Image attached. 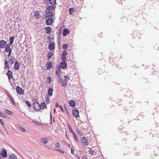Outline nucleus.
Masks as SVG:
<instances>
[{
  "label": "nucleus",
  "instance_id": "nucleus-27",
  "mask_svg": "<svg viewBox=\"0 0 159 159\" xmlns=\"http://www.w3.org/2000/svg\"><path fill=\"white\" fill-rule=\"evenodd\" d=\"M10 159H17L16 156L14 154H11L9 157Z\"/></svg>",
  "mask_w": 159,
  "mask_h": 159
},
{
  "label": "nucleus",
  "instance_id": "nucleus-34",
  "mask_svg": "<svg viewBox=\"0 0 159 159\" xmlns=\"http://www.w3.org/2000/svg\"><path fill=\"white\" fill-rule=\"evenodd\" d=\"M73 136L74 139L75 140V141H76V142H79V140L78 139L77 137L76 136V135L75 133H73Z\"/></svg>",
  "mask_w": 159,
  "mask_h": 159
},
{
  "label": "nucleus",
  "instance_id": "nucleus-7",
  "mask_svg": "<svg viewBox=\"0 0 159 159\" xmlns=\"http://www.w3.org/2000/svg\"><path fill=\"white\" fill-rule=\"evenodd\" d=\"M16 90L17 93L20 94H22L23 93V91L22 89L17 86L16 88Z\"/></svg>",
  "mask_w": 159,
  "mask_h": 159
},
{
  "label": "nucleus",
  "instance_id": "nucleus-4",
  "mask_svg": "<svg viewBox=\"0 0 159 159\" xmlns=\"http://www.w3.org/2000/svg\"><path fill=\"white\" fill-rule=\"evenodd\" d=\"M81 141L84 146H86L89 144L87 139L84 137H83L82 138L81 137Z\"/></svg>",
  "mask_w": 159,
  "mask_h": 159
},
{
  "label": "nucleus",
  "instance_id": "nucleus-30",
  "mask_svg": "<svg viewBox=\"0 0 159 159\" xmlns=\"http://www.w3.org/2000/svg\"><path fill=\"white\" fill-rule=\"evenodd\" d=\"M47 139L45 138L42 139H41V142L44 144H46L47 143L48 141H47Z\"/></svg>",
  "mask_w": 159,
  "mask_h": 159
},
{
  "label": "nucleus",
  "instance_id": "nucleus-50",
  "mask_svg": "<svg viewBox=\"0 0 159 159\" xmlns=\"http://www.w3.org/2000/svg\"><path fill=\"white\" fill-rule=\"evenodd\" d=\"M11 50L10 51L8 52H9V53L8 54V57H9L11 56Z\"/></svg>",
  "mask_w": 159,
  "mask_h": 159
},
{
  "label": "nucleus",
  "instance_id": "nucleus-31",
  "mask_svg": "<svg viewBox=\"0 0 159 159\" xmlns=\"http://www.w3.org/2000/svg\"><path fill=\"white\" fill-rule=\"evenodd\" d=\"M52 54V53L51 52H49L48 53L47 55V57L48 59H50L51 58Z\"/></svg>",
  "mask_w": 159,
  "mask_h": 159
},
{
  "label": "nucleus",
  "instance_id": "nucleus-52",
  "mask_svg": "<svg viewBox=\"0 0 159 159\" xmlns=\"http://www.w3.org/2000/svg\"><path fill=\"white\" fill-rule=\"evenodd\" d=\"M59 107L60 108L61 110L62 111H64V109L61 106H59Z\"/></svg>",
  "mask_w": 159,
  "mask_h": 159
},
{
  "label": "nucleus",
  "instance_id": "nucleus-55",
  "mask_svg": "<svg viewBox=\"0 0 159 159\" xmlns=\"http://www.w3.org/2000/svg\"><path fill=\"white\" fill-rule=\"evenodd\" d=\"M50 118L51 119V122H52V115L51 112H50Z\"/></svg>",
  "mask_w": 159,
  "mask_h": 159
},
{
  "label": "nucleus",
  "instance_id": "nucleus-12",
  "mask_svg": "<svg viewBox=\"0 0 159 159\" xmlns=\"http://www.w3.org/2000/svg\"><path fill=\"white\" fill-rule=\"evenodd\" d=\"M61 84L63 87H65L67 85V81L66 79H61Z\"/></svg>",
  "mask_w": 159,
  "mask_h": 159
},
{
  "label": "nucleus",
  "instance_id": "nucleus-36",
  "mask_svg": "<svg viewBox=\"0 0 159 159\" xmlns=\"http://www.w3.org/2000/svg\"><path fill=\"white\" fill-rule=\"evenodd\" d=\"M10 99V102L13 104L15 105V102L14 101V99L12 97H11L9 98Z\"/></svg>",
  "mask_w": 159,
  "mask_h": 159
},
{
  "label": "nucleus",
  "instance_id": "nucleus-56",
  "mask_svg": "<svg viewBox=\"0 0 159 159\" xmlns=\"http://www.w3.org/2000/svg\"><path fill=\"white\" fill-rule=\"evenodd\" d=\"M65 110L66 111V112H67V113H68V112L67 109V108H65Z\"/></svg>",
  "mask_w": 159,
  "mask_h": 159
},
{
  "label": "nucleus",
  "instance_id": "nucleus-62",
  "mask_svg": "<svg viewBox=\"0 0 159 159\" xmlns=\"http://www.w3.org/2000/svg\"><path fill=\"white\" fill-rule=\"evenodd\" d=\"M68 147H69V148H70V145L69 144H68Z\"/></svg>",
  "mask_w": 159,
  "mask_h": 159
},
{
  "label": "nucleus",
  "instance_id": "nucleus-23",
  "mask_svg": "<svg viewBox=\"0 0 159 159\" xmlns=\"http://www.w3.org/2000/svg\"><path fill=\"white\" fill-rule=\"evenodd\" d=\"M40 106L42 109H43L44 108H47L46 104L45 102H42L41 103Z\"/></svg>",
  "mask_w": 159,
  "mask_h": 159
},
{
  "label": "nucleus",
  "instance_id": "nucleus-57",
  "mask_svg": "<svg viewBox=\"0 0 159 159\" xmlns=\"http://www.w3.org/2000/svg\"><path fill=\"white\" fill-rule=\"evenodd\" d=\"M6 44L7 45V46H9V47H10V45H11V44H10V43H7Z\"/></svg>",
  "mask_w": 159,
  "mask_h": 159
},
{
  "label": "nucleus",
  "instance_id": "nucleus-43",
  "mask_svg": "<svg viewBox=\"0 0 159 159\" xmlns=\"http://www.w3.org/2000/svg\"><path fill=\"white\" fill-rule=\"evenodd\" d=\"M55 145L56 147L58 148L60 146V143L58 142H57L56 143Z\"/></svg>",
  "mask_w": 159,
  "mask_h": 159
},
{
  "label": "nucleus",
  "instance_id": "nucleus-60",
  "mask_svg": "<svg viewBox=\"0 0 159 159\" xmlns=\"http://www.w3.org/2000/svg\"><path fill=\"white\" fill-rule=\"evenodd\" d=\"M66 138H67V139H68V136H67V135L66 134Z\"/></svg>",
  "mask_w": 159,
  "mask_h": 159
},
{
  "label": "nucleus",
  "instance_id": "nucleus-48",
  "mask_svg": "<svg viewBox=\"0 0 159 159\" xmlns=\"http://www.w3.org/2000/svg\"><path fill=\"white\" fill-rule=\"evenodd\" d=\"M64 77H65V79H66H66H68V80L69 79V77L67 75L65 76H64Z\"/></svg>",
  "mask_w": 159,
  "mask_h": 159
},
{
  "label": "nucleus",
  "instance_id": "nucleus-63",
  "mask_svg": "<svg viewBox=\"0 0 159 159\" xmlns=\"http://www.w3.org/2000/svg\"><path fill=\"white\" fill-rule=\"evenodd\" d=\"M84 157L83 156V157H82V159H84Z\"/></svg>",
  "mask_w": 159,
  "mask_h": 159
},
{
  "label": "nucleus",
  "instance_id": "nucleus-6",
  "mask_svg": "<svg viewBox=\"0 0 159 159\" xmlns=\"http://www.w3.org/2000/svg\"><path fill=\"white\" fill-rule=\"evenodd\" d=\"M2 155L3 157H6L7 156V152L4 148H2V151L0 153V155Z\"/></svg>",
  "mask_w": 159,
  "mask_h": 159
},
{
  "label": "nucleus",
  "instance_id": "nucleus-1",
  "mask_svg": "<svg viewBox=\"0 0 159 159\" xmlns=\"http://www.w3.org/2000/svg\"><path fill=\"white\" fill-rule=\"evenodd\" d=\"M33 106L34 111H39L40 110L41 106L38 102H34Z\"/></svg>",
  "mask_w": 159,
  "mask_h": 159
},
{
  "label": "nucleus",
  "instance_id": "nucleus-64",
  "mask_svg": "<svg viewBox=\"0 0 159 159\" xmlns=\"http://www.w3.org/2000/svg\"><path fill=\"white\" fill-rule=\"evenodd\" d=\"M77 159H80V158L79 157H77Z\"/></svg>",
  "mask_w": 159,
  "mask_h": 159
},
{
  "label": "nucleus",
  "instance_id": "nucleus-33",
  "mask_svg": "<svg viewBox=\"0 0 159 159\" xmlns=\"http://www.w3.org/2000/svg\"><path fill=\"white\" fill-rule=\"evenodd\" d=\"M34 16L35 18H38L40 14L38 12H35Z\"/></svg>",
  "mask_w": 159,
  "mask_h": 159
},
{
  "label": "nucleus",
  "instance_id": "nucleus-29",
  "mask_svg": "<svg viewBox=\"0 0 159 159\" xmlns=\"http://www.w3.org/2000/svg\"><path fill=\"white\" fill-rule=\"evenodd\" d=\"M45 101L46 102V103L47 104H48L50 102V100L48 96V95H46L45 96Z\"/></svg>",
  "mask_w": 159,
  "mask_h": 159
},
{
  "label": "nucleus",
  "instance_id": "nucleus-25",
  "mask_svg": "<svg viewBox=\"0 0 159 159\" xmlns=\"http://www.w3.org/2000/svg\"><path fill=\"white\" fill-rule=\"evenodd\" d=\"M45 66L47 67V69H50L52 66V63H48L45 65Z\"/></svg>",
  "mask_w": 159,
  "mask_h": 159
},
{
  "label": "nucleus",
  "instance_id": "nucleus-21",
  "mask_svg": "<svg viewBox=\"0 0 159 159\" xmlns=\"http://www.w3.org/2000/svg\"><path fill=\"white\" fill-rule=\"evenodd\" d=\"M15 60V58L14 57L12 56L11 57L10 59L9 60L10 64L11 65L12 64L14 63V61Z\"/></svg>",
  "mask_w": 159,
  "mask_h": 159
},
{
  "label": "nucleus",
  "instance_id": "nucleus-22",
  "mask_svg": "<svg viewBox=\"0 0 159 159\" xmlns=\"http://www.w3.org/2000/svg\"><path fill=\"white\" fill-rule=\"evenodd\" d=\"M55 7L51 6H48L47 7V9L49 10L53 11L55 9Z\"/></svg>",
  "mask_w": 159,
  "mask_h": 159
},
{
  "label": "nucleus",
  "instance_id": "nucleus-15",
  "mask_svg": "<svg viewBox=\"0 0 159 159\" xmlns=\"http://www.w3.org/2000/svg\"><path fill=\"white\" fill-rule=\"evenodd\" d=\"M55 47L54 46V43H50L49 44L48 46V48L50 50H52L53 49H54Z\"/></svg>",
  "mask_w": 159,
  "mask_h": 159
},
{
  "label": "nucleus",
  "instance_id": "nucleus-11",
  "mask_svg": "<svg viewBox=\"0 0 159 159\" xmlns=\"http://www.w3.org/2000/svg\"><path fill=\"white\" fill-rule=\"evenodd\" d=\"M69 105L72 107H74L75 105V102L73 100H70L68 102Z\"/></svg>",
  "mask_w": 159,
  "mask_h": 159
},
{
  "label": "nucleus",
  "instance_id": "nucleus-13",
  "mask_svg": "<svg viewBox=\"0 0 159 159\" xmlns=\"http://www.w3.org/2000/svg\"><path fill=\"white\" fill-rule=\"evenodd\" d=\"M89 153L91 154L92 155H93L94 154V153L95 152V148H89Z\"/></svg>",
  "mask_w": 159,
  "mask_h": 159
},
{
  "label": "nucleus",
  "instance_id": "nucleus-41",
  "mask_svg": "<svg viewBox=\"0 0 159 159\" xmlns=\"http://www.w3.org/2000/svg\"><path fill=\"white\" fill-rule=\"evenodd\" d=\"M67 55V51L66 50H64L62 54V55L66 56Z\"/></svg>",
  "mask_w": 159,
  "mask_h": 159
},
{
  "label": "nucleus",
  "instance_id": "nucleus-61",
  "mask_svg": "<svg viewBox=\"0 0 159 159\" xmlns=\"http://www.w3.org/2000/svg\"><path fill=\"white\" fill-rule=\"evenodd\" d=\"M54 113H55V112L56 110H55V109H54Z\"/></svg>",
  "mask_w": 159,
  "mask_h": 159
},
{
  "label": "nucleus",
  "instance_id": "nucleus-5",
  "mask_svg": "<svg viewBox=\"0 0 159 159\" xmlns=\"http://www.w3.org/2000/svg\"><path fill=\"white\" fill-rule=\"evenodd\" d=\"M59 66L61 69H65L67 68V64L65 61H62L60 63Z\"/></svg>",
  "mask_w": 159,
  "mask_h": 159
},
{
  "label": "nucleus",
  "instance_id": "nucleus-35",
  "mask_svg": "<svg viewBox=\"0 0 159 159\" xmlns=\"http://www.w3.org/2000/svg\"><path fill=\"white\" fill-rule=\"evenodd\" d=\"M14 37L13 36L10 37V44H12L13 42Z\"/></svg>",
  "mask_w": 159,
  "mask_h": 159
},
{
  "label": "nucleus",
  "instance_id": "nucleus-47",
  "mask_svg": "<svg viewBox=\"0 0 159 159\" xmlns=\"http://www.w3.org/2000/svg\"><path fill=\"white\" fill-rule=\"evenodd\" d=\"M26 103L28 105L29 107H30V102L28 101H25Z\"/></svg>",
  "mask_w": 159,
  "mask_h": 159
},
{
  "label": "nucleus",
  "instance_id": "nucleus-46",
  "mask_svg": "<svg viewBox=\"0 0 159 159\" xmlns=\"http://www.w3.org/2000/svg\"><path fill=\"white\" fill-rule=\"evenodd\" d=\"M48 83H50L51 81V78L50 77H48Z\"/></svg>",
  "mask_w": 159,
  "mask_h": 159
},
{
  "label": "nucleus",
  "instance_id": "nucleus-37",
  "mask_svg": "<svg viewBox=\"0 0 159 159\" xmlns=\"http://www.w3.org/2000/svg\"><path fill=\"white\" fill-rule=\"evenodd\" d=\"M68 127L70 132L72 133L73 134V133H75V132L73 131L71 129V128L70 127V126L69 124H68Z\"/></svg>",
  "mask_w": 159,
  "mask_h": 159
},
{
  "label": "nucleus",
  "instance_id": "nucleus-17",
  "mask_svg": "<svg viewBox=\"0 0 159 159\" xmlns=\"http://www.w3.org/2000/svg\"><path fill=\"white\" fill-rule=\"evenodd\" d=\"M53 16V13L52 11H48L47 12L46 17H52Z\"/></svg>",
  "mask_w": 159,
  "mask_h": 159
},
{
  "label": "nucleus",
  "instance_id": "nucleus-38",
  "mask_svg": "<svg viewBox=\"0 0 159 159\" xmlns=\"http://www.w3.org/2000/svg\"><path fill=\"white\" fill-rule=\"evenodd\" d=\"M68 45L66 44H63L62 45V48L63 49H66Z\"/></svg>",
  "mask_w": 159,
  "mask_h": 159
},
{
  "label": "nucleus",
  "instance_id": "nucleus-53",
  "mask_svg": "<svg viewBox=\"0 0 159 159\" xmlns=\"http://www.w3.org/2000/svg\"><path fill=\"white\" fill-rule=\"evenodd\" d=\"M38 125L40 126H43V125L41 122H39Z\"/></svg>",
  "mask_w": 159,
  "mask_h": 159
},
{
  "label": "nucleus",
  "instance_id": "nucleus-16",
  "mask_svg": "<svg viewBox=\"0 0 159 159\" xmlns=\"http://www.w3.org/2000/svg\"><path fill=\"white\" fill-rule=\"evenodd\" d=\"M70 32V31L67 29H64L63 30V35L64 36H66L67 34H69Z\"/></svg>",
  "mask_w": 159,
  "mask_h": 159
},
{
  "label": "nucleus",
  "instance_id": "nucleus-32",
  "mask_svg": "<svg viewBox=\"0 0 159 159\" xmlns=\"http://www.w3.org/2000/svg\"><path fill=\"white\" fill-rule=\"evenodd\" d=\"M75 11V10L73 8H70L69 10V12L70 14H73V12Z\"/></svg>",
  "mask_w": 159,
  "mask_h": 159
},
{
  "label": "nucleus",
  "instance_id": "nucleus-8",
  "mask_svg": "<svg viewBox=\"0 0 159 159\" xmlns=\"http://www.w3.org/2000/svg\"><path fill=\"white\" fill-rule=\"evenodd\" d=\"M6 44V41L3 40L0 41V48H4L5 47Z\"/></svg>",
  "mask_w": 159,
  "mask_h": 159
},
{
  "label": "nucleus",
  "instance_id": "nucleus-19",
  "mask_svg": "<svg viewBox=\"0 0 159 159\" xmlns=\"http://www.w3.org/2000/svg\"><path fill=\"white\" fill-rule=\"evenodd\" d=\"M52 88H49L48 91V94L49 96H51L52 95V92H53Z\"/></svg>",
  "mask_w": 159,
  "mask_h": 159
},
{
  "label": "nucleus",
  "instance_id": "nucleus-40",
  "mask_svg": "<svg viewBox=\"0 0 159 159\" xmlns=\"http://www.w3.org/2000/svg\"><path fill=\"white\" fill-rule=\"evenodd\" d=\"M61 59L62 61H65L66 59V56L62 55Z\"/></svg>",
  "mask_w": 159,
  "mask_h": 159
},
{
  "label": "nucleus",
  "instance_id": "nucleus-54",
  "mask_svg": "<svg viewBox=\"0 0 159 159\" xmlns=\"http://www.w3.org/2000/svg\"><path fill=\"white\" fill-rule=\"evenodd\" d=\"M0 116L4 117L3 116L2 113L0 111Z\"/></svg>",
  "mask_w": 159,
  "mask_h": 159
},
{
  "label": "nucleus",
  "instance_id": "nucleus-2",
  "mask_svg": "<svg viewBox=\"0 0 159 159\" xmlns=\"http://www.w3.org/2000/svg\"><path fill=\"white\" fill-rule=\"evenodd\" d=\"M72 113L75 117L76 118L79 117V112L76 108H74L72 109Z\"/></svg>",
  "mask_w": 159,
  "mask_h": 159
},
{
  "label": "nucleus",
  "instance_id": "nucleus-14",
  "mask_svg": "<svg viewBox=\"0 0 159 159\" xmlns=\"http://www.w3.org/2000/svg\"><path fill=\"white\" fill-rule=\"evenodd\" d=\"M4 69L5 70H9V64L7 60H5L4 62Z\"/></svg>",
  "mask_w": 159,
  "mask_h": 159
},
{
  "label": "nucleus",
  "instance_id": "nucleus-44",
  "mask_svg": "<svg viewBox=\"0 0 159 159\" xmlns=\"http://www.w3.org/2000/svg\"><path fill=\"white\" fill-rule=\"evenodd\" d=\"M32 122L33 123H34V124H35V125H38L39 122H38L37 121L33 120Z\"/></svg>",
  "mask_w": 159,
  "mask_h": 159
},
{
  "label": "nucleus",
  "instance_id": "nucleus-45",
  "mask_svg": "<svg viewBox=\"0 0 159 159\" xmlns=\"http://www.w3.org/2000/svg\"><path fill=\"white\" fill-rule=\"evenodd\" d=\"M6 94H7V96L9 98L10 97H11V94L9 93L7 91L6 93Z\"/></svg>",
  "mask_w": 159,
  "mask_h": 159
},
{
  "label": "nucleus",
  "instance_id": "nucleus-28",
  "mask_svg": "<svg viewBox=\"0 0 159 159\" xmlns=\"http://www.w3.org/2000/svg\"><path fill=\"white\" fill-rule=\"evenodd\" d=\"M12 51V49L10 48V47L9 46H7L5 48V51L6 52H8L10 51Z\"/></svg>",
  "mask_w": 159,
  "mask_h": 159
},
{
  "label": "nucleus",
  "instance_id": "nucleus-51",
  "mask_svg": "<svg viewBox=\"0 0 159 159\" xmlns=\"http://www.w3.org/2000/svg\"><path fill=\"white\" fill-rule=\"evenodd\" d=\"M0 123L2 125H4V123L3 122L2 120L1 119H0Z\"/></svg>",
  "mask_w": 159,
  "mask_h": 159
},
{
  "label": "nucleus",
  "instance_id": "nucleus-42",
  "mask_svg": "<svg viewBox=\"0 0 159 159\" xmlns=\"http://www.w3.org/2000/svg\"><path fill=\"white\" fill-rule=\"evenodd\" d=\"M56 150L62 153H64V152L63 150L60 149H56Z\"/></svg>",
  "mask_w": 159,
  "mask_h": 159
},
{
  "label": "nucleus",
  "instance_id": "nucleus-39",
  "mask_svg": "<svg viewBox=\"0 0 159 159\" xmlns=\"http://www.w3.org/2000/svg\"><path fill=\"white\" fill-rule=\"evenodd\" d=\"M77 132H78V134L80 135H82L83 134V132H81L79 129H77Z\"/></svg>",
  "mask_w": 159,
  "mask_h": 159
},
{
  "label": "nucleus",
  "instance_id": "nucleus-58",
  "mask_svg": "<svg viewBox=\"0 0 159 159\" xmlns=\"http://www.w3.org/2000/svg\"><path fill=\"white\" fill-rule=\"evenodd\" d=\"M71 153L73 154L74 153V151L72 150V149H71Z\"/></svg>",
  "mask_w": 159,
  "mask_h": 159
},
{
  "label": "nucleus",
  "instance_id": "nucleus-59",
  "mask_svg": "<svg viewBox=\"0 0 159 159\" xmlns=\"http://www.w3.org/2000/svg\"><path fill=\"white\" fill-rule=\"evenodd\" d=\"M11 84V86H14V84Z\"/></svg>",
  "mask_w": 159,
  "mask_h": 159
},
{
  "label": "nucleus",
  "instance_id": "nucleus-3",
  "mask_svg": "<svg viewBox=\"0 0 159 159\" xmlns=\"http://www.w3.org/2000/svg\"><path fill=\"white\" fill-rule=\"evenodd\" d=\"M13 73L11 70H8L7 71V73L6 74L8 76V78L9 79V81L10 83H11V81H10V80L11 79H13V80L14 79L13 78L12 75Z\"/></svg>",
  "mask_w": 159,
  "mask_h": 159
},
{
  "label": "nucleus",
  "instance_id": "nucleus-24",
  "mask_svg": "<svg viewBox=\"0 0 159 159\" xmlns=\"http://www.w3.org/2000/svg\"><path fill=\"white\" fill-rule=\"evenodd\" d=\"M4 112L6 114L8 115H11L12 114L11 111L7 109H5Z\"/></svg>",
  "mask_w": 159,
  "mask_h": 159
},
{
  "label": "nucleus",
  "instance_id": "nucleus-20",
  "mask_svg": "<svg viewBox=\"0 0 159 159\" xmlns=\"http://www.w3.org/2000/svg\"><path fill=\"white\" fill-rule=\"evenodd\" d=\"M45 30L47 34H50L51 32V29L50 27H47L46 28Z\"/></svg>",
  "mask_w": 159,
  "mask_h": 159
},
{
  "label": "nucleus",
  "instance_id": "nucleus-10",
  "mask_svg": "<svg viewBox=\"0 0 159 159\" xmlns=\"http://www.w3.org/2000/svg\"><path fill=\"white\" fill-rule=\"evenodd\" d=\"M20 67V64L19 62L17 61L16 60L15 62L14 69L15 70H17Z\"/></svg>",
  "mask_w": 159,
  "mask_h": 159
},
{
  "label": "nucleus",
  "instance_id": "nucleus-26",
  "mask_svg": "<svg viewBox=\"0 0 159 159\" xmlns=\"http://www.w3.org/2000/svg\"><path fill=\"white\" fill-rule=\"evenodd\" d=\"M18 129L20 131L22 132H24L25 131V129L23 127H21L20 125H18L17 126Z\"/></svg>",
  "mask_w": 159,
  "mask_h": 159
},
{
  "label": "nucleus",
  "instance_id": "nucleus-9",
  "mask_svg": "<svg viewBox=\"0 0 159 159\" xmlns=\"http://www.w3.org/2000/svg\"><path fill=\"white\" fill-rule=\"evenodd\" d=\"M53 20V19L52 18L47 19L46 21V24L48 25H51L52 24Z\"/></svg>",
  "mask_w": 159,
  "mask_h": 159
},
{
  "label": "nucleus",
  "instance_id": "nucleus-49",
  "mask_svg": "<svg viewBox=\"0 0 159 159\" xmlns=\"http://www.w3.org/2000/svg\"><path fill=\"white\" fill-rule=\"evenodd\" d=\"M60 106L59 105V104L58 103H57L56 104V105H55V107H59V106Z\"/></svg>",
  "mask_w": 159,
  "mask_h": 159
},
{
  "label": "nucleus",
  "instance_id": "nucleus-18",
  "mask_svg": "<svg viewBox=\"0 0 159 159\" xmlns=\"http://www.w3.org/2000/svg\"><path fill=\"white\" fill-rule=\"evenodd\" d=\"M49 3L52 6H54L56 4V0H49L47 4H48Z\"/></svg>",
  "mask_w": 159,
  "mask_h": 159
}]
</instances>
